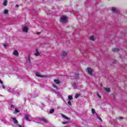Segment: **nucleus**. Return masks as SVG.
<instances>
[{
    "mask_svg": "<svg viewBox=\"0 0 127 127\" xmlns=\"http://www.w3.org/2000/svg\"><path fill=\"white\" fill-rule=\"evenodd\" d=\"M0 84H1V87L0 86V89H1L2 88L4 90H8V92H9L10 93H13V92H14V89L13 88H10L7 86H4V85H3V82L0 80Z\"/></svg>",
    "mask_w": 127,
    "mask_h": 127,
    "instance_id": "f257e3e1",
    "label": "nucleus"
},
{
    "mask_svg": "<svg viewBox=\"0 0 127 127\" xmlns=\"http://www.w3.org/2000/svg\"><path fill=\"white\" fill-rule=\"evenodd\" d=\"M68 21L67 18L65 15H63L60 18V22L61 23H66Z\"/></svg>",
    "mask_w": 127,
    "mask_h": 127,
    "instance_id": "f03ea898",
    "label": "nucleus"
},
{
    "mask_svg": "<svg viewBox=\"0 0 127 127\" xmlns=\"http://www.w3.org/2000/svg\"><path fill=\"white\" fill-rule=\"evenodd\" d=\"M87 73H88V74L89 75H91V76H92V72H93V69H92V68H91L90 67L87 68Z\"/></svg>",
    "mask_w": 127,
    "mask_h": 127,
    "instance_id": "7ed1b4c3",
    "label": "nucleus"
},
{
    "mask_svg": "<svg viewBox=\"0 0 127 127\" xmlns=\"http://www.w3.org/2000/svg\"><path fill=\"white\" fill-rule=\"evenodd\" d=\"M22 30L23 32H25L26 33H27V32H28V28H27V26H24L23 27Z\"/></svg>",
    "mask_w": 127,
    "mask_h": 127,
    "instance_id": "20e7f679",
    "label": "nucleus"
},
{
    "mask_svg": "<svg viewBox=\"0 0 127 127\" xmlns=\"http://www.w3.org/2000/svg\"><path fill=\"white\" fill-rule=\"evenodd\" d=\"M40 120L41 121V122H43V123H45V124H47L48 123L47 120H46V119L44 118H40Z\"/></svg>",
    "mask_w": 127,
    "mask_h": 127,
    "instance_id": "39448f33",
    "label": "nucleus"
},
{
    "mask_svg": "<svg viewBox=\"0 0 127 127\" xmlns=\"http://www.w3.org/2000/svg\"><path fill=\"white\" fill-rule=\"evenodd\" d=\"M35 74L37 77H41V78H44V77H45L44 76L41 75L40 73L38 72V71L36 72Z\"/></svg>",
    "mask_w": 127,
    "mask_h": 127,
    "instance_id": "423d86ee",
    "label": "nucleus"
},
{
    "mask_svg": "<svg viewBox=\"0 0 127 127\" xmlns=\"http://www.w3.org/2000/svg\"><path fill=\"white\" fill-rule=\"evenodd\" d=\"M19 53H18V52L17 50H15L13 52V55H14L15 56H18Z\"/></svg>",
    "mask_w": 127,
    "mask_h": 127,
    "instance_id": "0eeeda50",
    "label": "nucleus"
},
{
    "mask_svg": "<svg viewBox=\"0 0 127 127\" xmlns=\"http://www.w3.org/2000/svg\"><path fill=\"white\" fill-rule=\"evenodd\" d=\"M55 93L57 95L58 98H61V97H62V95H61V93L59 92L55 91Z\"/></svg>",
    "mask_w": 127,
    "mask_h": 127,
    "instance_id": "6e6552de",
    "label": "nucleus"
},
{
    "mask_svg": "<svg viewBox=\"0 0 127 127\" xmlns=\"http://www.w3.org/2000/svg\"><path fill=\"white\" fill-rule=\"evenodd\" d=\"M25 119L26 121H28L29 120V118L31 117L27 114L24 115Z\"/></svg>",
    "mask_w": 127,
    "mask_h": 127,
    "instance_id": "1a4fd4ad",
    "label": "nucleus"
},
{
    "mask_svg": "<svg viewBox=\"0 0 127 127\" xmlns=\"http://www.w3.org/2000/svg\"><path fill=\"white\" fill-rule=\"evenodd\" d=\"M72 87L73 89H77L78 87V84L76 83H72Z\"/></svg>",
    "mask_w": 127,
    "mask_h": 127,
    "instance_id": "9d476101",
    "label": "nucleus"
},
{
    "mask_svg": "<svg viewBox=\"0 0 127 127\" xmlns=\"http://www.w3.org/2000/svg\"><path fill=\"white\" fill-rule=\"evenodd\" d=\"M62 117H63V118H64V119H65V120H67V121H69L70 120V118L67 117V116L63 115V114H62Z\"/></svg>",
    "mask_w": 127,
    "mask_h": 127,
    "instance_id": "9b49d317",
    "label": "nucleus"
},
{
    "mask_svg": "<svg viewBox=\"0 0 127 127\" xmlns=\"http://www.w3.org/2000/svg\"><path fill=\"white\" fill-rule=\"evenodd\" d=\"M54 82L55 83H56V84H57V85H58V84H60V81H59V80L58 79H55L54 80Z\"/></svg>",
    "mask_w": 127,
    "mask_h": 127,
    "instance_id": "f8f14e48",
    "label": "nucleus"
},
{
    "mask_svg": "<svg viewBox=\"0 0 127 127\" xmlns=\"http://www.w3.org/2000/svg\"><path fill=\"white\" fill-rule=\"evenodd\" d=\"M35 56H38L39 55V52H38V50H36V52L35 53Z\"/></svg>",
    "mask_w": 127,
    "mask_h": 127,
    "instance_id": "ddd939ff",
    "label": "nucleus"
},
{
    "mask_svg": "<svg viewBox=\"0 0 127 127\" xmlns=\"http://www.w3.org/2000/svg\"><path fill=\"white\" fill-rule=\"evenodd\" d=\"M7 4V0H5L3 3V5H4V6H6Z\"/></svg>",
    "mask_w": 127,
    "mask_h": 127,
    "instance_id": "4468645a",
    "label": "nucleus"
},
{
    "mask_svg": "<svg viewBox=\"0 0 127 127\" xmlns=\"http://www.w3.org/2000/svg\"><path fill=\"white\" fill-rule=\"evenodd\" d=\"M112 50H113V52H118L119 49H118V48H114Z\"/></svg>",
    "mask_w": 127,
    "mask_h": 127,
    "instance_id": "2eb2a0df",
    "label": "nucleus"
},
{
    "mask_svg": "<svg viewBox=\"0 0 127 127\" xmlns=\"http://www.w3.org/2000/svg\"><path fill=\"white\" fill-rule=\"evenodd\" d=\"M62 56L64 57H65V56H67V53L66 52H63L62 53Z\"/></svg>",
    "mask_w": 127,
    "mask_h": 127,
    "instance_id": "dca6fc26",
    "label": "nucleus"
},
{
    "mask_svg": "<svg viewBox=\"0 0 127 127\" xmlns=\"http://www.w3.org/2000/svg\"><path fill=\"white\" fill-rule=\"evenodd\" d=\"M112 11L113 12H117V8L115 7H112Z\"/></svg>",
    "mask_w": 127,
    "mask_h": 127,
    "instance_id": "f3484780",
    "label": "nucleus"
},
{
    "mask_svg": "<svg viewBox=\"0 0 127 127\" xmlns=\"http://www.w3.org/2000/svg\"><path fill=\"white\" fill-rule=\"evenodd\" d=\"M27 63H29V64H30V63H31L30 57H29V56H28V57Z\"/></svg>",
    "mask_w": 127,
    "mask_h": 127,
    "instance_id": "a211bd4d",
    "label": "nucleus"
},
{
    "mask_svg": "<svg viewBox=\"0 0 127 127\" xmlns=\"http://www.w3.org/2000/svg\"><path fill=\"white\" fill-rule=\"evenodd\" d=\"M8 13V10L6 9L4 10L3 11L4 14H7Z\"/></svg>",
    "mask_w": 127,
    "mask_h": 127,
    "instance_id": "6ab92c4d",
    "label": "nucleus"
},
{
    "mask_svg": "<svg viewBox=\"0 0 127 127\" xmlns=\"http://www.w3.org/2000/svg\"><path fill=\"white\" fill-rule=\"evenodd\" d=\"M53 87H54V88H56L57 90L59 89V88L57 87V86H56L55 84H53Z\"/></svg>",
    "mask_w": 127,
    "mask_h": 127,
    "instance_id": "aec40b11",
    "label": "nucleus"
},
{
    "mask_svg": "<svg viewBox=\"0 0 127 127\" xmlns=\"http://www.w3.org/2000/svg\"><path fill=\"white\" fill-rule=\"evenodd\" d=\"M90 40H92V41H94L95 40V38H94V36L90 37Z\"/></svg>",
    "mask_w": 127,
    "mask_h": 127,
    "instance_id": "412c9836",
    "label": "nucleus"
},
{
    "mask_svg": "<svg viewBox=\"0 0 127 127\" xmlns=\"http://www.w3.org/2000/svg\"><path fill=\"white\" fill-rule=\"evenodd\" d=\"M68 100H72V99H73V97H72L71 95H69L68 96Z\"/></svg>",
    "mask_w": 127,
    "mask_h": 127,
    "instance_id": "4be33fe9",
    "label": "nucleus"
},
{
    "mask_svg": "<svg viewBox=\"0 0 127 127\" xmlns=\"http://www.w3.org/2000/svg\"><path fill=\"white\" fill-rule=\"evenodd\" d=\"M105 91L107 92H110V88H105Z\"/></svg>",
    "mask_w": 127,
    "mask_h": 127,
    "instance_id": "5701e85b",
    "label": "nucleus"
},
{
    "mask_svg": "<svg viewBox=\"0 0 127 127\" xmlns=\"http://www.w3.org/2000/svg\"><path fill=\"white\" fill-rule=\"evenodd\" d=\"M80 96V95H79L78 94H76L75 95V97L74 98H75V99H77V98Z\"/></svg>",
    "mask_w": 127,
    "mask_h": 127,
    "instance_id": "b1692460",
    "label": "nucleus"
},
{
    "mask_svg": "<svg viewBox=\"0 0 127 127\" xmlns=\"http://www.w3.org/2000/svg\"><path fill=\"white\" fill-rule=\"evenodd\" d=\"M50 114H53V113H54V109H51L50 111Z\"/></svg>",
    "mask_w": 127,
    "mask_h": 127,
    "instance_id": "393cba45",
    "label": "nucleus"
},
{
    "mask_svg": "<svg viewBox=\"0 0 127 127\" xmlns=\"http://www.w3.org/2000/svg\"><path fill=\"white\" fill-rule=\"evenodd\" d=\"M91 112H92V114H95L96 113L95 109H92Z\"/></svg>",
    "mask_w": 127,
    "mask_h": 127,
    "instance_id": "a878e982",
    "label": "nucleus"
},
{
    "mask_svg": "<svg viewBox=\"0 0 127 127\" xmlns=\"http://www.w3.org/2000/svg\"><path fill=\"white\" fill-rule=\"evenodd\" d=\"M97 119H98V120H99V121L103 122V120H102V118H101V117L97 116Z\"/></svg>",
    "mask_w": 127,
    "mask_h": 127,
    "instance_id": "bb28decb",
    "label": "nucleus"
},
{
    "mask_svg": "<svg viewBox=\"0 0 127 127\" xmlns=\"http://www.w3.org/2000/svg\"><path fill=\"white\" fill-rule=\"evenodd\" d=\"M34 97L35 98L36 97H38V94L35 93L34 95Z\"/></svg>",
    "mask_w": 127,
    "mask_h": 127,
    "instance_id": "cd10ccee",
    "label": "nucleus"
},
{
    "mask_svg": "<svg viewBox=\"0 0 127 127\" xmlns=\"http://www.w3.org/2000/svg\"><path fill=\"white\" fill-rule=\"evenodd\" d=\"M15 113H19V110H18L17 109H15Z\"/></svg>",
    "mask_w": 127,
    "mask_h": 127,
    "instance_id": "c85d7f7f",
    "label": "nucleus"
},
{
    "mask_svg": "<svg viewBox=\"0 0 127 127\" xmlns=\"http://www.w3.org/2000/svg\"><path fill=\"white\" fill-rule=\"evenodd\" d=\"M67 104H68L69 106H72V104H71V102L70 101H68L67 102Z\"/></svg>",
    "mask_w": 127,
    "mask_h": 127,
    "instance_id": "c756f323",
    "label": "nucleus"
},
{
    "mask_svg": "<svg viewBox=\"0 0 127 127\" xmlns=\"http://www.w3.org/2000/svg\"><path fill=\"white\" fill-rule=\"evenodd\" d=\"M63 125H66V124H68L67 122H62Z\"/></svg>",
    "mask_w": 127,
    "mask_h": 127,
    "instance_id": "7c9ffc66",
    "label": "nucleus"
},
{
    "mask_svg": "<svg viewBox=\"0 0 127 127\" xmlns=\"http://www.w3.org/2000/svg\"><path fill=\"white\" fill-rule=\"evenodd\" d=\"M75 77H76V79L77 78H78L79 77V74H75Z\"/></svg>",
    "mask_w": 127,
    "mask_h": 127,
    "instance_id": "2f4dec72",
    "label": "nucleus"
},
{
    "mask_svg": "<svg viewBox=\"0 0 127 127\" xmlns=\"http://www.w3.org/2000/svg\"><path fill=\"white\" fill-rule=\"evenodd\" d=\"M97 97H98V98H101V96H100L99 94H97Z\"/></svg>",
    "mask_w": 127,
    "mask_h": 127,
    "instance_id": "473e14b6",
    "label": "nucleus"
},
{
    "mask_svg": "<svg viewBox=\"0 0 127 127\" xmlns=\"http://www.w3.org/2000/svg\"><path fill=\"white\" fill-rule=\"evenodd\" d=\"M3 46L4 47V48H5L6 47V45L5 44H4Z\"/></svg>",
    "mask_w": 127,
    "mask_h": 127,
    "instance_id": "72a5a7b5",
    "label": "nucleus"
},
{
    "mask_svg": "<svg viewBox=\"0 0 127 127\" xmlns=\"http://www.w3.org/2000/svg\"><path fill=\"white\" fill-rule=\"evenodd\" d=\"M19 5L18 4H16L15 7H19Z\"/></svg>",
    "mask_w": 127,
    "mask_h": 127,
    "instance_id": "f704fd0d",
    "label": "nucleus"
},
{
    "mask_svg": "<svg viewBox=\"0 0 127 127\" xmlns=\"http://www.w3.org/2000/svg\"><path fill=\"white\" fill-rule=\"evenodd\" d=\"M14 107V106L13 105H11V108H13Z\"/></svg>",
    "mask_w": 127,
    "mask_h": 127,
    "instance_id": "c9c22d12",
    "label": "nucleus"
},
{
    "mask_svg": "<svg viewBox=\"0 0 127 127\" xmlns=\"http://www.w3.org/2000/svg\"><path fill=\"white\" fill-rule=\"evenodd\" d=\"M37 34L38 35H39V34H40V32H38V33H37Z\"/></svg>",
    "mask_w": 127,
    "mask_h": 127,
    "instance_id": "e433bc0d",
    "label": "nucleus"
},
{
    "mask_svg": "<svg viewBox=\"0 0 127 127\" xmlns=\"http://www.w3.org/2000/svg\"><path fill=\"white\" fill-rule=\"evenodd\" d=\"M41 105L42 106V107H44V104H43V103H41Z\"/></svg>",
    "mask_w": 127,
    "mask_h": 127,
    "instance_id": "4c0bfd02",
    "label": "nucleus"
},
{
    "mask_svg": "<svg viewBox=\"0 0 127 127\" xmlns=\"http://www.w3.org/2000/svg\"><path fill=\"white\" fill-rule=\"evenodd\" d=\"M16 96L18 97V96H19V94H17Z\"/></svg>",
    "mask_w": 127,
    "mask_h": 127,
    "instance_id": "58836bf2",
    "label": "nucleus"
}]
</instances>
